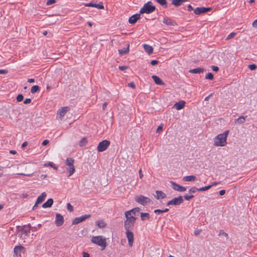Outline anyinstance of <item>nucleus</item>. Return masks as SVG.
I'll use <instances>...</instances> for the list:
<instances>
[{"label": "nucleus", "instance_id": "f257e3e1", "mask_svg": "<svg viewBox=\"0 0 257 257\" xmlns=\"http://www.w3.org/2000/svg\"><path fill=\"white\" fill-rule=\"evenodd\" d=\"M229 132V130H227L224 133L216 136L214 139L213 145L216 147L225 146L227 144V137Z\"/></svg>", "mask_w": 257, "mask_h": 257}, {"label": "nucleus", "instance_id": "f03ea898", "mask_svg": "<svg viewBox=\"0 0 257 257\" xmlns=\"http://www.w3.org/2000/svg\"><path fill=\"white\" fill-rule=\"evenodd\" d=\"M90 240L92 243L101 247L102 250L107 246L106 238L102 235L93 236Z\"/></svg>", "mask_w": 257, "mask_h": 257}, {"label": "nucleus", "instance_id": "7ed1b4c3", "mask_svg": "<svg viewBox=\"0 0 257 257\" xmlns=\"http://www.w3.org/2000/svg\"><path fill=\"white\" fill-rule=\"evenodd\" d=\"M126 220L124 222V228L125 230L133 229L137 220V217L125 212Z\"/></svg>", "mask_w": 257, "mask_h": 257}, {"label": "nucleus", "instance_id": "20e7f679", "mask_svg": "<svg viewBox=\"0 0 257 257\" xmlns=\"http://www.w3.org/2000/svg\"><path fill=\"white\" fill-rule=\"evenodd\" d=\"M66 167V170L68 173V177L71 176L73 175L75 171V168L74 167V160L72 158H67L64 163Z\"/></svg>", "mask_w": 257, "mask_h": 257}, {"label": "nucleus", "instance_id": "39448f33", "mask_svg": "<svg viewBox=\"0 0 257 257\" xmlns=\"http://www.w3.org/2000/svg\"><path fill=\"white\" fill-rule=\"evenodd\" d=\"M155 9V7L152 5V3L151 2H149L144 5L143 8L141 9L140 13L141 14L144 13L150 14L153 12Z\"/></svg>", "mask_w": 257, "mask_h": 257}, {"label": "nucleus", "instance_id": "423d86ee", "mask_svg": "<svg viewBox=\"0 0 257 257\" xmlns=\"http://www.w3.org/2000/svg\"><path fill=\"white\" fill-rule=\"evenodd\" d=\"M30 226H24L18 231V236L22 239H25L29 235L30 232Z\"/></svg>", "mask_w": 257, "mask_h": 257}, {"label": "nucleus", "instance_id": "0eeeda50", "mask_svg": "<svg viewBox=\"0 0 257 257\" xmlns=\"http://www.w3.org/2000/svg\"><path fill=\"white\" fill-rule=\"evenodd\" d=\"M135 200L142 205H146L151 202V199L149 198L142 195L136 196Z\"/></svg>", "mask_w": 257, "mask_h": 257}, {"label": "nucleus", "instance_id": "6e6552de", "mask_svg": "<svg viewBox=\"0 0 257 257\" xmlns=\"http://www.w3.org/2000/svg\"><path fill=\"white\" fill-rule=\"evenodd\" d=\"M110 142L107 140H103L100 142L97 146V151L101 152L106 150L108 147L110 145Z\"/></svg>", "mask_w": 257, "mask_h": 257}, {"label": "nucleus", "instance_id": "1a4fd4ad", "mask_svg": "<svg viewBox=\"0 0 257 257\" xmlns=\"http://www.w3.org/2000/svg\"><path fill=\"white\" fill-rule=\"evenodd\" d=\"M184 201L183 197L180 196L178 197H176L169 201L167 205H179L182 204Z\"/></svg>", "mask_w": 257, "mask_h": 257}, {"label": "nucleus", "instance_id": "9d476101", "mask_svg": "<svg viewBox=\"0 0 257 257\" xmlns=\"http://www.w3.org/2000/svg\"><path fill=\"white\" fill-rule=\"evenodd\" d=\"M132 229L125 230L126 236L128 240V243L130 246H132L134 242V233L132 231Z\"/></svg>", "mask_w": 257, "mask_h": 257}, {"label": "nucleus", "instance_id": "9b49d317", "mask_svg": "<svg viewBox=\"0 0 257 257\" xmlns=\"http://www.w3.org/2000/svg\"><path fill=\"white\" fill-rule=\"evenodd\" d=\"M69 110L70 108L68 106L62 107L58 110L57 113V116L62 119L65 114Z\"/></svg>", "mask_w": 257, "mask_h": 257}, {"label": "nucleus", "instance_id": "f8f14e48", "mask_svg": "<svg viewBox=\"0 0 257 257\" xmlns=\"http://www.w3.org/2000/svg\"><path fill=\"white\" fill-rule=\"evenodd\" d=\"M91 215L89 214H86L84 215H82L79 217H76L73 220L72 223L73 224H77L84 220L90 217Z\"/></svg>", "mask_w": 257, "mask_h": 257}, {"label": "nucleus", "instance_id": "ddd939ff", "mask_svg": "<svg viewBox=\"0 0 257 257\" xmlns=\"http://www.w3.org/2000/svg\"><path fill=\"white\" fill-rule=\"evenodd\" d=\"M170 183L172 185V188L174 190L179 192H184L186 190V188L183 186H182L173 181H171Z\"/></svg>", "mask_w": 257, "mask_h": 257}, {"label": "nucleus", "instance_id": "4468645a", "mask_svg": "<svg viewBox=\"0 0 257 257\" xmlns=\"http://www.w3.org/2000/svg\"><path fill=\"white\" fill-rule=\"evenodd\" d=\"M210 8H197L194 10V13L196 15H200L202 13H206L211 10Z\"/></svg>", "mask_w": 257, "mask_h": 257}, {"label": "nucleus", "instance_id": "2eb2a0df", "mask_svg": "<svg viewBox=\"0 0 257 257\" xmlns=\"http://www.w3.org/2000/svg\"><path fill=\"white\" fill-rule=\"evenodd\" d=\"M64 223V218L60 214H56V220H55V224L57 226H61Z\"/></svg>", "mask_w": 257, "mask_h": 257}, {"label": "nucleus", "instance_id": "dca6fc26", "mask_svg": "<svg viewBox=\"0 0 257 257\" xmlns=\"http://www.w3.org/2000/svg\"><path fill=\"white\" fill-rule=\"evenodd\" d=\"M185 104V102L183 100H181L176 102L174 105V107L177 110H180L184 107Z\"/></svg>", "mask_w": 257, "mask_h": 257}, {"label": "nucleus", "instance_id": "f3484780", "mask_svg": "<svg viewBox=\"0 0 257 257\" xmlns=\"http://www.w3.org/2000/svg\"><path fill=\"white\" fill-rule=\"evenodd\" d=\"M140 14L134 15L129 18L128 22L131 24H134L135 23H136L137 20L140 19Z\"/></svg>", "mask_w": 257, "mask_h": 257}, {"label": "nucleus", "instance_id": "a211bd4d", "mask_svg": "<svg viewBox=\"0 0 257 257\" xmlns=\"http://www.w3.org/2000/svg\"><path fill=\"white\" fill-rule=\"evenodd\" d=\"M163 22L168 26H177V23L173 20L169 18H164Z\"/></svg>", "mask_w": 257, "mask_h": 257}, {"label": "nucleus", "instance_id": "6ab92c4d", "mask_svg": "<svg viewBox=\"0 0 257 257\" xmlns=\"http://www.w3.org/2000/svg\"><path fill=\"white\" fill-rule=\"evenodd\" d=\"M140 208L139 207L135 208L130 210L127 211L125 212L128 213L129 214L136 217L137 215V213H139L140 211Z\"/></svg>", "mask_w": 257, "mask_h": 257}, {"label": "nucleus", "instance_id": "aec40b11", "mask_svg": "<svg viewBox=\"0 0 257 257\" xmlns=\"http://www.w3.org/2000/svg\"><path fill=\"white\" fill-rule=\"evenodd\" d=\"M47 194L46 192H43L37 199V204H40L43 202L45 198L46 197Z\"/></svg>", "mask_w": 257, "mask_h": 257}, {"label": "nucleus", "instance_id": "412c9836", "mask_svg": "<svg viewBox=\"0 0 257 257\" xmlns=\"http://www.w3.org/2000/svg\"><path fill=\"white\" fill-rule=\"evenodd\" d=\"M85 7H92L98 9H103L104 7L101 4H95L93 3H88L84 5Z\"/></svg>", "mask_w": 257, "mask_h": 257}, {"label": "nucleus", "instance_id": "4be33fe9", "mask_svg": "<svg viewBox=\"0 0 257 257\" xmlns=\"http://www.w3.org/2000/svg\"><path fill=\"white\" fill-rule=\"evenodd\" d=\"M156 195H155V197L157 199H164L166 197V194L161 191H156Z\"/></svg>", "mask_w": 257, "mask_h": 257}, {"label": "nucleus", "instance_id": "5701e85b", "mask_svg": "<svg viewBox=\"0 0 257 257\" xmlns=\"http://www.w3.org/2000/svg\"><path fill=\"white\" fill-rule=\"evenodd\" d=\"M53 203V200L52 198L49 199L43 205L42 207L44 208L51 207Z\"/></svg>", "mask_w": 257, "mask_h": 257}, {"label": "nucleus", "instance_id": "b1692460", "mask_svg": "<svg viewBox=\"0 0 257 257\" xmlns=\"http://www.w3.org/2000/svg\"><path fill=\"white\" fill-rule=\"evenodd\" d=\"M145 51L149 54H151L153 52V48L148 44H144L143 45Z\"/></svg>", "mask_w": 257, "mask_h": 257}, {"label": "nucleus", "instance_id": "393cba45", "mask_svg": "<svg viewBox=\"0 0 257 257\" xmlns=\"http://www.w3.org/2000/svg\"><path fill=\"white\" fill-rule=\"evenodd\" d=\"M152 77L153 79L155 82L156 83V84L160 85L164 84V82L162 81V80L157 76L153 75Z\"/></svg>", "mask_w": 257, "mask_h": 257}, {"label": "nucleus", "instance_id": "a878e982", "mask_svg": "<svg viewBox=\"0 0 257 257\" xmlns=\"http://www.w3.org/2000/svg\"><path fill=\"white\" fill-rule=\"evenodd\" d=\"M205 70L200 67H198L195 69H191L189 70V72L191 73H200L204 72Z\"/></svg>", "mask_w": 257, "mask_h": 257}, {"label": "nucleus", "instance_id": "bb28decb", "mask_svg": "<svg viewBox=\"0 0 257 257\" xmlns=\"http://www.w3.org/2000/svg\"><path fill=\"white\" fill-rule=\"evenodd\" d=\"M24 248V247L21 245L16 246L14 248V253L16 255H20L21 252Z\"/></svg>", "mask_w": 257, "mask_h": 257}, {"label": "nucleus", "instance_id": "cd10ccee", "mask_svg": "<svg viewBox=\"0 0 257 257\" xmlns=\"http://www.w3.org/2000/svg\"><path fill=\"white\" fill-rule=\"evenodd\" d=\"M247 116H241L238 117L237 119L235 120V123L237 124H242L244 123L245 121L246 118Z\"/></svg>", "mask_w": 257, "mask_h": 257}, {"label": "nucleus", "instance_id": "c85d7f7f", "mask_svg": "<svg viewBox=\"0 0 257 257\" xmlns=\"http://www.w3.org/2000/svg\"><path fill=\"white\" fill-rule=\"evenodd\" d=\"M196 178L194 175L187 176L183 177V180L186 182L193 181Z\"/></svg>", "mask_w": 257, "mask_h": 257}, {"label": "nucleus", "instance_id": "c756f323", "mask_svg": "<svg viewBox=\"0 0 257 257\" xmlns=\"http://www.w3.org/2000/svg\"><path fill=\"white\" fill-rule=\"evenodd\" d=\"M129 45L128 44L127 45V47L126 48H124L122 49H119L118 52L120 55H122L123 54H126L128 53L129 52Z\"/></svg>", "mask_w": 257, "mask_h": 257}, {"label": "nucleus", "instance_id": "7c9ffc66", "mask_svg": "<svg viewBox=\"0 0 257 257\" xmlns=\"http://www.w3.org/2000/svg\"><path fill=\"white\" fill-rule=\"evenodd\" d=\"M187 0H172V4L176 7L180 6L183 3L186 2Z\"/></svg>", "mask_w": 257, "mask_h": 257}, {"label": "nucleus", "instance_id": "2f4dec72", "mask_svg": "<svg viewBox=\"0 0 257 257\" xmlns=\"http://www.w3.org/2000/svg\"><path fill=\"white\" fill-rule=\"evenodd\" d=\"M96 223L99 228H104L106 226V223L103 220H97Z\"/></svg>", "mask_w": 257, "mask_h": 257}, {"label": "nucleus", "instance_id": "473e14b6", "mask_svg": "<svg viewBox=\"0 0 257 257\" xmlns=\"http://www.w3.org/2000/svg\"><path fill=\"white\" fill-rule=\"evenodd\" d=\"M141 218L142 220H149L150 219V214L148 213H141Z\"/></svg>", "mask_w": 257, "mask_h": 257}, {"label": "nucleus", "instance_id": "72a5a7b5", "mask_svg": "<svg viewBox=\"0 0 257 257\" xmlns=\"http://www.w3.org/2000/svg\"><path fill=\"white\" fill-rule=\"evenodd\" d=\"M169 211V209L168 208H166L164 210H161V209H156L154 210V212L156 213V214H161L162 213H163V212H167Z\"/></svg>", "mask_w": 257, "mask_h": 257}, {"label": "nucleus", "instance_id": "f704fd0d", "mask_svg": "<svg viewBox=\"0 0 257 257\" xmlns=\"http://www.w3.org/2000/svg\"><path fill=\"white\" fill-rule=\"evenodd\" d=\"M40 89V87L38 85H34L32 86L31 89V92L32 93H34L38 91Z\"/></svg>", "mask_w": 257, "mask_h": 257}, {"label": "nucleus", "instance_id": "c9c22d12", "mask_svg": "<svg viewBox=\"0 0 257 257\" xmlns=\"http://www.w3.org/2000/svg\"><path fill=\"white\" fill-rule=\"evenodd\" d=\"M156 2L159 3L160 5L162 6H165L167 7V2L166 0H155Z\"/></svg>", "mask_w": 257, "mask_h": 257}, {"label": "nucleus", "instance_id": "e433bc0d", "mask_svg": "<svg viewBox=\"0 0 257 257\" xmlns=\"http://www.w3.org/2000/svg\"><path fill=\"white\" fill-rule=\"evenodd\" d=\"M87 144V140L85 138H82L79 143V145L81 147L85 146Z\"/></svg>", "mask_w": 257, "mask_h": 257}, {"label": "nucleus", "instance_id": "4c0bfd02", "mask_svg": "<svg viewBox=\"0 0 257 257\" xmlns=\"http://www.w3.org/2000/svg\"><path fill=\"white\" fill-rule=\"evenodd\" d=\"M212 187V185H208L207 186L201 187V188H199L198 191H204L209 189Z\"/></svg>", "mask_w": 257, "mask_h": 257}, {"label": "nucleus", "instance_id": "58836bf2", "mask_svg": "<svg viewBox=\"0 0 257 257\" xmlns=\"http://www.w3.org/2000/svg\"><path fill=\"white\" fill-rule=\"evenodd\" d=\"M236 35V33L235 32H232L230 34L228 35V36L225 39V40H229L233 38Z\"/></svg>", "mask_w": 257, "mask_h": 257}, {"label": "nucleus", "instance_id": "ea45409f", "mask_svg": "<svg viewBox=\"0 0 257 257\" xmlns=\"http://www.w3.org/2000/svg\"><path fill=\"white\" fill-rule=\"evenodd\" d=\"M44 166L45 167H47V166H50L51 167H52L53 168H54V169L55 170H57V167L55 166V165L52 162H49L48 163H46L44 165Z\"/></svg>", "mask_w": 257, "mask_h": 257}, {"label": "nucleus", "instance_id": "a19ab883", "mask_svg": "<svg viewBox=\"0 0 257 257\" xmlns=\"http://www.w3.org/2000/svg\"><path fill=\"white\" fill-rule=\"evenodd\" d=\"M205 79L212 80L213 79V75L211 73H208L206 74Z\"/></svg>", "mask_w": 257, "mask_h": 257}, {"label": "nucleus", "instance_id": "79ce46f5", "mask_svg": "<svg viewBox=\"0 0 257 257\" xmlns=\"http://www.w3.org/2000/svg\"><path fill=\"white\" fill-rule=\"evenodd\" d=\"M24 96L22 94L18 95L17 96V100L18 102H21L23 100Z\"/></svg>", "mask_w": 257, "mask_h": 257}, {"label": "nucleus", "instance_id": "37998d69", "mask_svg": "<svg viewBox=\"0 0 257 257\" xmlns=\"http://www.w3.org/2000/svg\"><path fill=\"white\" fill-rule=\"evenodd\" d=\"M198 189H199V188H197L196 187H192L191 188H190L189 189V192L194 193H195L197 191H198Z\"/></svg>", "mask_w": 257, "mask_h": 257}, {"label": "nucleus", "instance_id": "c03bdc74", "mask_svg": "<svg viewBox=\"0 0 257 257\" xmlns=\"http://www.w3.org/2000/svg\"><path fill=\"white\" fill-rule=\"evenodd\" d=\"M67 208L70 212H72L73 210V207L70 203H67Z\"/></svg>", "mask_w": 257, "mask_h": 257}, {"label": "nucleus", "instance_id": "a18cd8bd", "mask_svg": "<svg viewBox=\"0 0 257 257\" xmlns=\"http://www.w3.org/2000/svg\"><path fill=\"white\" fill-rule=\"evenodd\" d=\"M248 68L251 70H254L256 68V65L255 64H250L248 65Z\"/></svg>", "mask_w": 257, "mask_h": 257}, {"label": "nucleus", "instance_id": "49530a36", "mask_svg": "<svg viewBox=\"0 0 257 257\" xmlns=\"http://www.w3.org/2000/svg\"><path fill=\"white\" fill-rule=\"evenodd\" d=\"M184 197L186 200H190L194 197V196L192 195H184Z\"/></svg>", "mask_w": 257, "mask_h": 257}, {"label": "nucleus", "instance_id": "de8ad7c7", "mask_svg": "<svg viewBox=\"0 0 257 257\" xmlns=\"http://www.w3.org/2000/svg\"><path fill=\"white\" fill-rule=\"evenodd\" d=\"M118 68L121 71H124L128 68V66H120L118 67Z\"/></svg>", "mask_w": 257, "mask_h": 257}, {"label": "nucleus", "instance_id": "09e8293b", "mask_svg": "<svg viewBox=\"0 0 257 257\" xmlns=\"http://www.w3.org/2000/svg\"><path fill=\"white\" fill-rule=\"evenodd\" d=\"M56 3V0H48L47 5L49 6Z\"/></svg>", "mask_w": 257, "mask_h": 257}, {"label": "nucleus", "instance_id": "8fccbe9b", "mask_svg": "<svg viewBox=\"0 0 257 257\" xmlns=\"http://www.w3.org/2000/svg\"><path fill=\"white\" fill-rule=\"evenodd\" d=\"M19 175H23V176H32L33 175V173L31 174H26V173H19Z\"/></svg>", "mask_w": 257, "mask_h": 257}, {"label": "nucleus", "instance_id": "3c124183", "mask_svg": "<svg viewBox=\"0 0 257 257\" xmlns=\"http://www.w3.org/2000/svg\"><path fill=\"white\" fill-rule=\"evenodd\" d=\"M31 102V99L30 98H27L24 100V103L27 104L30 103Z\"/></svg>", "mask_w": 257, "mask_h": 257}, {"label": "nucleus", "instance_id": "603ef678", "mask_svg": "<svg viewBox=\"0 0 257 257\" xmlns=\"http://www.w3.org/2000/svg\"><path fill=\"white\" fill-rule=\"evenodd\" d=\"M211 68L213 71L215 72H217L219 70V68L217 66H212Z\"/></svg>", "mask_w": 257, "mask_h": 257}, {"label": "nucleus", "instance_id": "864d4df0", "mask_svg": "<svg viewBox=\"0 0 257 257\" xmlns=\"http://www.w3.org/2000/svg\"><path fill=\"white\" fill-rule=\"evenodd\" d=\"M162 129H163V125H160L157 129V132L160 133L161 131H162Z\"/></svg>", "mask_w": 257, "mask_h": 257}, {"label": "nucleus", "instance_id": "5fc2aeb1", "mask_svg": "<svg viewBox=\"0 0 257 257\" xmlns=\"http://www.w3.org/2000/svg\"><path fill=\"white\" fill-rule=\"evenodd\" d=\"M158 63V61L156 60H153L151 61V64L152 65H157Z\"/></svg>", "mask_w": 257, "mask_h": 257}, {"label": "nucleus", "instance_id": "6e6d98bb", "mask_svg": "<svg viewBox=\"0 0 257 257\" xmlns=\"http://www.w3.org/2000/svg\"><path fill=\"white\" fill-rule=\"evenodd\" d=\"M49 143V141L48 140H45L44 141H43V142H42V145L43 146H46L47 145L48 143Z\"/></svg>", "mask_w": 257, "mask_h": 257}, {"label": "nucleus", "instance_id": "4d7b16f0", "mask_svg": "<svg viewBox=\"0 0 257 257\" xmlns=\"http://www.w3.org/2000/svg\"><path fill=\"white\" fill-rule=\"evenodd\" d=\"M8 72V70L2 69L0 70V74H7Z\"/></svg>", "mask_w": 257, "mask_h": 257}, {"label": "nucleus", "instance_id": "13d9d810", "mask_svg": "<svg viewBox=\"0 0 257 257\" xmlns=\"http://www.w3.org/2000/svg\"><path fill=\"white\" fill-rule=\"evenodd\" d=\"M139 176H140V179H142V178L143 177V174L142 173V169H140L139 170Z\"/></svg>", "mask_w": 257, "mask_h": 257}, {"label": "nucleus", "instance_id": "bf43d9fd", "mask_svg": "<svg viewBox=\"0 0 257 257\" xmlns=\"http://www.w3.org/2000/svg\"><path fill=\"white\" fill-rule=\"evenodd\" d=\"M28 196V195L27 193H23L21 195L20 197L23 198H27Z\"/></svg>", "mask_w": 257, "mask_h": 257}, {"label": "nucleus", "instance_id": "052dcab7", "mask_svg": "<svg viewBox=\"0 0 257 257\" xmlns=\"http://www.w3.org/2000/svg\"><path fill=\"white\" fill-rule=\"evenodd\" d=\"M252 26L254 28H257V19L253 22Z\"/></svg>", "mask_w": 257, "mask_h": 257}, {"label": "nucleus", "instance_id": "680f3d73", "mask_svg": "<svg viewBox=\"0 0 257 257\" xmlns=\"http://www.w3.org/2000/svg\"><path fill=\"white\" fill-rule=\"evenodd\" d=\"M128 85L133 88H135V84L134 82H131V83H130Z\"/></svg>", "mask_w": 257, "mask_h": 257}, {"label": "nucleus", "instance_id": "e2e57ef3", "mask_svg": "<svg viewBox=\"0 0 257 257\" xmlns=\"http://www.w3.org/2000/svg\"><path fill=\"white\" fill-rule=\"evenodd\" d=\"M219 193L220 195L222 196L225 193V190H221L219 191Z\"/></svg>", "mask_w": 257, "mask_h": 257}, {"label": "nucleus", "instance_id": "0e129e2a", "mask_svg": "<svg viewBox=\"0 0 257 257\" xmlns=\"http://www.w3.org/2000/svg\"><path fill=\"white\" fill-rule=\"evenodd\" d=\"M83 257H90L89 254L86 252H83Z\"/></svg>", "mask_w": 257, "mask_h": 257}, {"label": "nucleus", "instance_id": "69168bd1", "mask_svg": "<svg viewBox=\"0 0 257 257\" xmlns=\"http://www.w3.org/2000/svg\"><path fill=\"white\" fill-rule=\"evenodd\" d=\"M201 230H195V231H194V234H195V235H198L199 234H200V233L201 232Z\"/></svg>", "mask_w": 257, "mask_h": 257}, {"label": "nucleus", "instance_id": "338daca9", "mask_svg": "<svg viewBox=\"0 0 257 257\" xmlns=\"http://www.w3.org/2000/svg\"><path fill=\"white\" fill-rule=\"evenodd\" d=\"M47 177V175H45V174H42L41 176H40V178L41 180H44Z\"/></svg>", "mask_w": 257, "mask_h": 257}, {"label": "nucleus", "instance_id": "774afa93", "mask_svg": "<svg viewBox=\"0 0 257 257\" xmlns=\"http://www.w3.org/2000/svg\"><path fill=\"white\" fill-rule=\"evenodd\" d=\"M187 8H188V10L189 11H192V10H193V7H192V6H191V5H189L188 6Z\"/></svg>", "mask_w": 257, "mask_h": 257}]
</instances>
